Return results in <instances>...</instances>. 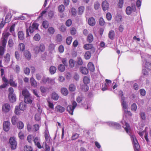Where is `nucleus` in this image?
Here are the masks:
<instances>
[{"mask_svg": "<svg viewBox=\"0 0 151 151\" xmlns=\"http://www.w3.org/2000/svg\"><path fill=\"white\" fill-rule=\"evenodd\" d=\"M24 55L26 58L28 60H30L31 58L30 53L28 50H25L24 52Z\"/></svg>", "mask_w": 151, "mask_h": 151, "instance_id": "393cba45", "label": "nucleus"}, {"mask_svg": "<svg viewBox=\"0 0 151 151\" xmlns=\"http://www.w3.org/2000/svg\"><path fill=\"white\" fill-rule=\"evenodd\" d=\"M40 51L43 52L45 50V46L43 44H41L39 46Z\"/></svg>", "mask_w": 151, "mask_h": 151, "instance_id": "0e129e2a", "label": "nucleus"}, {"mask_svg": "<svg viewBox=\"0 0 151 151\" xmlns=\"http://www.w3.org/2000/svg\"><path fill=\"white\" fill-rule=\"evenodd\" d=\"M106 17L108 20H110L112 18L111 14L109 12L107 13L106 14Z\"/></svg>", "mask_w": 151, "mask_h": 151, "instance_id": "338daca9", "label": "nucleus"}, {"mask_svg": "<svg viewBox=\"0 0 151 151\" xmlns=\"http://www.w3.org/2000/svg\"><path fill=\"white\" fill-rule=\"evenodd\" d=\"M85 100L84 97L81 95L80 96H78L77 98V101L78 103H83V101Z\"/></svg>", "mask_w": 151, "mask_h": 151, "instance_id": "2f4dec72", "label": "nucleus"}, {"mask_svg": "<svg viewBox=\"0 0 151 151\" xmlns=\"http://www.w3.org/2000/svg\"><path fill=\"white\" fill-rule=\"evenodd\" d=\"M42 26L45 28H47L49 26L48 22L47 21H44L42 23Z\"/></svg>", "mask_w": 151, "mask_h": 151, "instance_id": "603ef678", "label": "nucleus"}, {"mask_svg": "<svg viewBox=\"0 0 151 151\" xmlns=\"http://www.w3.org/2000/svg\"><path fill=\"white\" fill-rule=\"evenodd\" d=\"M5 47L0 46V58L2 56L4 53Z\"/></svg>", "mask_w": 151, "mask_h": 151, "instance_id": "a18cd8bd", "label": "nucleus"}, {"mask_svg": "<svg viewBox=\"0 0 151 151\" xmlns=\"http://www.w3.org/2000/svg\"><path fill=\"white\" fill-rule=\"evenodd\" d=\"M93 47V45L91 44H87L84 45L83 48L86 50H88L92 48Z\"/></svg>", "mask_w": 151, "mask_h": 151, "instance_id": "cd10ccee", "label": "nucleus"}, {"mask_svg": "<svg viewBox=\"0 0 151 151\" xmlns=\"http://www.w3.org/2000/svg\"><path fill=\"white\" fill-rule=\"evenodd\" d=\"M40 39V36L38 34H36L33 37V39L36 41H39Z\"/></svg>", "mask_w": 151, "mask_h": 151, "instance_id": "13d9d810", "label": "nucleus"}, {"mask_svg": "<svg viewBox=\"0 0 151 151\" xmlns=\"http://www.w3.org/2000/svg\"><path fill=\"white\" fill-rule=\"evenodd\" d=\"M102 6L103 10L105 11L108 9L109 8V3L106 1H104L102 3Z\"/></svg>", "mask_w": 151, "mask_h": 151, "instance_id": "4468645a", "label": "nucleus"}, {"mask_svg": "<svg viewBox=\"0 0 151 151\" xmlns=\"http://www.w3.org/2000/svg\"><path fill=\"white\" fill-rule=\"evenodd\" d=\"M33 138V136L32 135H29L27 137V139L29 143H31Z\"/></svg>", "mask_w": 151, "mask_h": 151, "instance_id": "4d7b16f0", "label": "nucleus"}, {"mask_svg": "<svg viewBox=\"0 0 151 151\" xmlns=\"http://www.w3.org/2000/svg\"><path fill=\"white\" fill-rule=\"evenodd\" d=\"M115 35V33L114 31L111 30L109 31L108 36L109 37L110 39L111 40H113L114 39Z\"/></svg>", "mask_w": 151, "mask_h": 151, "instance_id": "bb28decb", "label": "nucleus"}, {"mask_svg": "<svg viewBox=\"0 0 151 151\" xmlns=\"http://www.w3.org/2000/svg\"><path fill=\"white\" fill-rule=\"evenodd\" d=\"M69 88L70 91H73L76 89V87L74 85L71 84L70 85Z\"/></svg>", "mask_w": 151, "mask_h": 151, "instance_id": "e2e57ef3", "label": "nucleus"}, {"mask_svg": "<svg viewBox=\"0 0 151 151\" xmlns=\"http://www.w3.org/2000/svg\"><path fill=\"white\" fill-rule=\"evenodd\" d=\"M18 118L16 116H14L12 118V122L13 125H15L17 122Z\"/></svg>", "mask_w": 151, "mask_h": 151, "instance_id": "e433bc0d", "label": "nucleus"}, {"mask_svg": "<svg viewBox=\"0 0 151 151\" xmlns=\"http://www.w3.org/2000/svg\"><path fill=\"white\" fill-rule=\"evenodd\" d=\"M72 38L71 36L68 37L66 40V42L67 44L70 45L71 43Z\"/></svg>", "mask_w": 151, "mask_h": 151, "instance_id": "09e8293b", "label": "nucleus"}, {"mask_svg": "<svg viewBox=\"0 0 151 151\" xmlns=\"http://www.w3.org/2000/svg\"><path fill=\"white\" fill-rule=\"evenodd\" d=\"M55 110L57 112L62 113L64 111L65 108L62 106L59 105L55 107Z\"/></svg>", "mask_w": 151, "mask_h": 151, "instance_id": "dca6fc26", "label": "nucleus"}, {"mask_svg": "<svg viewBox=\"0 0 151 151\" xmlns=\"http://www.w3.org/2000/svg\"><path fill=\"white\" fill-rule=\"evenodd\" d=\"M30 81L31 86L34 87H36L37 85V83L35 79L33 77H31Z\"/></svg>", "mask_w": 151, "mask_h": 151, "instance_id": "5701e85b", "label": "nucleus"}, {"mask_svg": "<svg viewBox=\"0 0 151 151\" xmlns=\"http://www.w3.org/2000/svg\"><path fill=\"white\" fill-rule=\"evenodd\" d=\"M9 98L10 101L12 103L15 102L16 101V96L14 94L9 95Z\"/></svg>", "mask_w": 151, "mask_h": 151, "instance_id": "6ab92c4d", "label": "nucleus"}, {"mask_svg": "<svg viewBox=\"0 0 151 151\" xmlns=\"http://www.w3.org/2000/svg\"><path fill=\"white\" fill-rule=\"evenodd\" d=\"M52 98L53 100L56 101L58 99V95L56 93L53 92L52 94Z\"/></svg>", "mask_w": 151, "mask_h": 151, "instance_id": "72a5a7b5", "label": "nucleus"}, {"mask_svg": "<svg viewBox=\"0 0 151 151\" xmlns=\"http://www.w3.org/2000/svg\"><path fill=\"white\" fill-rule=\"evenodd\" d=\"M48 32L50 35H52L55 32V30L52 27H50L48 29Z\"/></svg>", "mask_w": 151, "mask_h": 151, "instance_id": "c03bdc74", "label": "nucleus"}, {"mask_svg": "<svg viewBox=\"0 0 151 151\" xmlns=\"http://www.w3.org/2000/svg\"><path fill=\"white\" fill-rule=\"evenodd\" d=\"M88 67L89 70L91 72H93L95 70L94 66L91 62H89L88 64Z\"/></svg>", "mask_w": 151, "mask_h": 151, "instance_id": "aec40b11", "label": "nucleus"}, {"mask_svg": "<svg viewBox=\"0 0 151 151\" xmlns=\"http://www.w3.org/2000/svg\"><path fill=\"white\" fill-rule=\"evenodd\" d=\"M64 9L65 7L63 5H60L58 6V10L60 12L62 13L64 11Z\"/></svg>", "mask_w": 151, "mask_h": 151, "instance_id": "49530a36", "label": "nucleus"}, {"mask_svg": "<svg viewBox=\"0 0 151 151\" xmlns=\"http://www.w3.org/2000/svg\"><path fill=\"white\" fill-rule=\"evenodd\" d=\"M80 69L81 72L83 74L86 75L88 73V70L86 67H81Z\"/></svg>", "mask_w": 151, "mask_h": 151, "instance_id": "4be33fe9", "label": "nucleus"}, {"mask_svg": "<svg viewBox=\"0 0 151 151\" xmlns=\"http://www.w3.org/2000/svg\"><path fill=\"white\" fill-rule=\"evenodd\" d=\"M22 94L23 96H24V98L30 95L28 90L26 89H24L22 91Z\"/></svg>", "mask_w": 151, "mask_h": 151, "instance_id": "a878e982", "label": "nucleus"}, {"mask_svg": "<svg viewBox=\"0 0 151 151\" xmlns=\"http://www.w3.org/2000/svg\"><path fill=\"white\" fill-rule=\"evenodd\" d=\"M11 17V15L10 13L8 12L6 15L5 19V22L6 23H8L10 21V19Z\"/></svg>", "mask_w": 151, "mask_h": 151, "instance_id": "c85d7f7f", "label": "nucleus"}, {"mask_svg": "<svg viewBox=\"0 0 151 151\" xmlns=\"http://www.w3.org/2000/svg\"><path fill=\"white\" fill-rule=\"evenodd\" d=\"M33 141L35 145L39 148L40 149L43 147V146H41L40 144V137H36L34 139Z\"/></svg>", "mask_w": 151, "mask_h": 151, "instance_id": "1a4fd4ad", "label": "nucleus"}, {"mask_svg": "<svg viewBox=\"0 0 151 151\" xmlns=\"http://www.w3.org/2000/svg\"><path fill=\"white\" fill-rule=\"evenodd\" d=\"M64 47L62 45H60L58 47V50L60 53H63L64 51Z\"/></svg>", "mask_w": 151, "mask_h": 151, "instance_id": "774afa93", "label": "nucleus"}, {"mask_svg": "<svg viewBox=\"0 0 151 151\" xmlns=\"http://www.w3.org/2000/svg\"><path fill=\"white\" fill-rule=\"evenodd\" d=\"M24 101L25 103L31 104L32 102V100L31 95L24 98Z\"/></svg>", "mask_w": 151, "mask_h": 151, "instance_id": "a211bd4d", "label": "nucleus"}, {"mask_svg": "<svg viewBox=\"0 0 151 151\" xmlns=\"http://www.w3.org/2000/svg\"><path fill=\"white\" fill-rule=\"evenodd\" d=\"M38 25L37 24L34 23L32 26L29 27V30L30 32L32 33L35 30L38 28Z\"/></svg>", "mask_w": 151, "mask_h": 151, "instance_id": "9b49d317", "label": "nucleus"}, {"mask_svg": "<svg viewBox=\"0 0 151 151\" xmlns=\"http://www.w3.org/2000/svg\"><path fill=\"white\" fill-rule=\"evenodd\" d=\"M61 92L64 95H67L68 93V90L65 88H63L61 89Z\"/></svg>", "mask_w": 151, "mask_h": 151, "instance_id": "37998d69", "label": "nucleus"}, {"mask_svg": "<svg viewBox=\"0 0 151 151\" xmlns=\"http://www.w3.org/2000/svg\"><path fill=\"white\" fill-rule=\"evenodd\" d=\"M19 47L20 48V49L21 51H23L25 49V45H24L22 43H21L19 45Z\"/></svg>", "mask_w": 151, "mask_h": 151, "instance_id": "69168bd1", "label": "nucleus"}, {"mask_svg": "<svg viewBox=\"0 0 151 151\" xmlns=\"http://www.w3.org/2000/svg\"><path fill=\"white\" fill-rule=\"evenodd\" d=\"M10 106L8 104H4L2 107V111L5 112H9L10 110Z\"/></svg>", "mask_w": 151, "mask_h": 151, "instance_id": "f8f14e48", "label": "nucleus"}, {"mask_svg": "<svg viewBox=\"0 0 151 151\" xmlns=\"http://www.w3.org/2000/svg\"><path fill=\"white\" fill-rule=\"evenodd\" d=\"M55 45L53 44H50L49 46V50L51 52L55 51Z\"/></svg>", "mask_w": 151, "mask_h": 151, "instance_id": "4c0bfd02", "label": "nucleus"}, {"mask_svg": "<svg viewBox=\"0 0 151 151\" xmlns=\"http://www.w3.org/2000/svg\"><path fill=\"white\" fill-rule=\"evenodd\" d=\"M84 10V7L83 6H81L78 8V14L81 15L83 12Z\"/></svg>", "mask_w": 151, "mask_h": 151, "instance_id": "c9c22d12", "label": "nucleus"}, {"mask_svg": "<svg viewBox=\"0 0 151 151\" xmlns=\"http://www.w3.org/2000/svg\"><path fill=\"white\" fill-rule=\"evenodd\" d=\"M10 122L8 121L4 122L3 124V129L5 131H8L10 128Z\"/></svg>", "mask_w": 151, "mask_h": 151, "instance_id": "ddd939ff", "label": "nucleus"}, {"mask_svg": "<svg viewBox=\"0 0 151 151\" xmlns=\"http://www.w3.org/2000/svg\"><path fill=\"white\" fill-rule=\"evenodd\" d=\"M56 40L58 42H60L62 41V36L58 34L57 35Z\"/></svg>", "mask_w": 151, "mask_h": 151, "instance_id": "680f3d73", "label": "nucleus"}, {"mask_svg": "<svg viewBox=\"0 0 151 151\" xmlns=\"http://www.w3.org/2000/svg\"><path fill=\"white\" fill-rule=\"evenodd\" d=\"M121 123L123 125V127L126 132L129 134L130 137L134 151H138L140 149V146L135 136L132 133V131L129 124L123 120L121 121Z\"/></svg>", "mask_w": 151, "mask_h": 151, "instance_id": "f257e3e1", "label": "nucleus"}, {"mask_svg": "<svg viewBox=\"0 0 151 151\" xmlns=\"http://www.w3.org/2000/svg\"><path fill=\"white\" fill-rule=\"evenodd\" d=\"M49 71L51 74H53L56 72V68L55 67L52 66L50 68Z\"/></svg>", "mask_w": 151, "mask_h": 151, "instance_id": "7c9ffc66", "label": "nucleus"}, {"mask_svg": "<svg viewBox=\"0 0 151 151\" xmlns=\"http://www.w3.org/2000/svg\"><path fill=\"white\" fill-rule=\"evenodd\" d=\"M69 63L70 66L71 68H73L74 66L75 65V62L73 59H70L69 60Z\"/></svg>", "mask_w": 151, "mask_h": 151, "instance_id": "6e6d98bb", "label": "nucleus"}, {"mask_svg": "<svg viewBox=\"0 0 151 151\" xmlns=\"http://www.w3.org/2000/svg\"><path fill=\"white\" fill-rule=\"evenodd\" d=\"M122 16L119 14L117 15L115 17V20L118 22H120L122 21Z\"/></svg>", "mask_w": 151, "mask_h": 151, "instance_id": "de8ad7c7", "label": "nucleus"}, {"mask_svg": "<svg viewBox=\"0 0 151 151\" xmlns=\"http://www.w3.org/2000/svg\"><path fill=\"white\" fill-rule=\"evenodd\" d=\"M58 70L61 72H63L64 71L65 68L64 65L60 64L58 67Z\"/></svg>", "mask_w": 151, "mask_h": 151, "instance_id": "864d4df0", "label": "nucleus"}, {"mask_svg": "<svg viewBox=\"0 0 151 151\" xmlns=\"http://www.w3.org/2000/svg\"><path fill=\"white\" fill-rule=\"evenodd\" d=\"M24 124L22 122H19L17 124V127L19 129H22L23 128Z\"/></svg>", "mask_w": 151, "mask_h": 151, "instance_id": "3c124183", "label": "nucleus"}, {"mask_svg": "<svg viewBox=\"0 0 151 151\" xmlns=\"http://www.w3.org/2000/svg\"><path fill=\"white\" fill-rule=\"evenodd\" d=\"M119 95L121 96V102L122 108L124 112H126V110L127 109V105L125 101V98L123 96V92L121 91L119 92Z\"/></svg>", "mask_w": 151, "mask_h": 151, "instance_id": "7ed1b4c3", "label": "nucleus"}, {"mask_svg": "<svg viewBox=\"0 0 151 151\" xmlns=\"http://www.w3.org/2000/svg\"><path fill=\"white\" fill-rule=\"evenodd\" d=\"M105 81V83L102 86V90L103 91H105L106 90H111V81L110 80L106 79Z\"/></svg>", "mask_w": 151, "mask_h": 151, "instance_id": "20e7f679", "label": "nucleus"}, {"mask_svg": "<svg viewBox=\"0 0 151 151\" xmlns=\"http://www.w3.org/2000/svg\"><path fill=\"white\" fill-rule=\"evenodd\" d=\"M2 78L3 81L4 82V83L0 86L1 88H4L6 87L9 83L7 79L5 77H2Z\"/></svg>", "mask_w": 151, "mask_h": 151, "instance_id": "2eb2a0df", "label": "nucleus"}, {"mask_svg": "<svg viewBox=\"0 0 151 151\" xmlns=\"http://www.w3.org/2000/svg\"><path fill=\"white\" fill-rule=\"evenodd\" d=\"M24 151H32V148L29 146L26 145L24 146Z\"/></svg>", "mask_w": 151, "mask_h": 151, "instance_id": "8fccbe9b", "label": "nucleus"}, {"mask_svg": "<svg viewBox=\"0 0 151 151\" xmlns=\"http://www.w3.org/2000/svg\"><path fill=\"white\" fill-rule=\"evenodd\" d=\"M83 81L84 84L87 85L90 82V79L88 77L85 76L83 78Z\"/></svg>", "mask_w": 151, "mask_h": 151, "instance_id": "a19ab883", "label": "nucleus"}, {"mask_svg": "<svg viewBox=\"0 0 151 151\" xmlns=\"http://www.w3.org/2000/svg\"><path fill=\"white\" fill-rule=\"evenodd\" d=\"M10 35V34L9 32H5L3 33V37L2 38V40L1 41L2 44L1 46L6 47L7 40Z\"/></svg>", "mask_w": 151, "mask_h": 151, "instance_id": "0eeeda50", "label": "nucleus"}, {"mask_svg": "<svg viewBox=\"0 0 151 151\" xmlns=\"http://www.w3.org/2000/svg\"><path fill=\"white\" fill-rule=\"evenodd\" d=\"M139 134L142 138L143 137V135L145 134V138L147 142L148 141V139L147 137L148 133H147L145 131H143L142 132H139L138 133Z\"/></svg>", "mask_w": 151, "mask_h": 151, "instance_id": "f3484780", "label": "nucleus"}, {"mask_svg": "<svg viewBox=\"0 0 151 151\" xmlns=\"http://www.w3.org/2000/svg\"><path fill=\"white\" fill-rule=\"evenodd\" d=\"M77 105L76 102L74 101L72 103V105L68 106L67 107V110L69 113L71 115H73L74 110Z\"/></svg>", "mask_w": 151, "mask_h": 151, "instance_id": "423d86ee", "label": "nucleus"}, {"mask_svg": "<svg viewBox=\"0 0 151 151\" xmlns=\"http://www.w3.org/2000/svg\"><path fill=\"white\" fill-rule=\"evenodd\" d=\"M137 109V106L135 103L132 104L131 106V110L133 111H135Z\"/></svg>", "mask_w": 151, "mask_h": 151, "instance_id": "052dcab7", "label": "nucleus"}, {"mask_svg": "<svg viewBox=\"0 0 151 151\" xmlns=\"http://www.w3.org/2000/svg\"><path fill=\"white\" fill-rule=\"evenodd\" d=\"M100 4L98 2L96 1L95 2L94 4V8L95 9H98L100 7Z\"/></svg>", "mask_w": 151, "mask_h": 151, "instance_id": "bf43d9fd", "label": "nucleus"}, {"mask_svg": "<svg viewBox=\"0 0 151 151\" xmlns=\"http://www.w3.org/2000/svg\"><path fill=\"white\" fill-rule=\"evenodd\" d=\"M93 40V37L92 35L91 34H89L88 36L87 41L90 43L92 42Z\"/></svg>", "mask_w": 151, "mask_h": 151, "instance_id": "ea45409f", "label": "nucleus"}, {"mask_svg": "<svg viewBox=\"0 0 151 151\" xmlns=\"http://www.w3.org/2000/svg\"><path fill=\"white\" fill-rule=\"evenodd\" d=\"M40 90L42 94L46 93L47 92H48L49 91V89L48 88L43 86H41L40 87ZM42 95H43L42 94Z\"/></svg>", "mask_w": 151, "mask_h": 151, "instance_id": "b1692460", "label": "nucleus"}, {"mask_svg": "<svg viewBox=\"0 0 151 151\" xmlns=\"http://www.w3.org/2000/svg\"><path fill=\"white\" fill-rule=\"evenodd\" d=\"M18 36L20 40H22L24 39V35L23 32L19 31L18 33Z\"/></svg>", "mask_w": 151, "mask_h": 151, "instance_id": "473e14b6", "label": "nucleus"}, {"mask_svg": "<svg viewBox=\"0 0 151 151\" xmlns=\"http://www.w3.org/2000/svg\"><path fill=\"white\" fill-rule=\"evenodd\" d=\"M145 63V68L148 70L151 69V63L149 62H147L146 60H145V62L144 63Z\"/></svg>", "mask_w": 151, "mask_h": 151, "instance_id": "c756f323", "label": "nucleus"}, {"mask_svg": "<svg viewBox=\"0 0 151 151\" xmlns=\"http://www.w3.org/2000/svg\"><path fill=\"white\" fill-rule=\"evenodd\" d=\"M106 123L109 126L114 127L117 129H119L121 128V125L117 123L112 122H109Z\"/></svg>", "mask_w": 151, "mask_h": 151, "instance_id": "9d476101", "label": "nucleus"}, {"mask_svg": "<svg viewBox=\"0 0 151 151\" xmlns=\"http://www.w3.org/2000/svg\"><path fill=\"white\" fill-rule=\"evenodd\" d=\"M81 89L84 91H86L89 89V87L86 85H84L81 87Z\"/></svg>", "mask_w": 151, "mask_h": 151, "instance_id": "5fc2aeb1", "label": "nucleus"}, {"mask_svg": "<svg viewBox=\"0 0 151 151\" xmlns=\"http://www.w3.org/2000/svg\"><path fill=\"white\" fill-rule=\"evenodd\" d=\"M91 53L89 51H87L85 53L84 55L85 58L86 59L88 60L91 57Z\"/></svg>", "mask_w": 151, "mask_h": 151, "instance_id": "79ce46f5", "label": "nucleus"}, {"mask_svg": "<svg viewBox=\"0 0 151 151\" xmlns=\"http://www.w3.org/2000/svg\"><path fill=\"white\" fill-rule=\"evenodd\" d=\"M9 142L12 149H15L16 147L17 144L16 139L14 137H12L9 139Z\"/></svg>", "mask_w": 151, "mask_h": 151, "instance_id": "6e6552de", "label": "nucleus"}, {"mask_svg": "<svg viewBox=\"0 0 151 151\" xmlns=\"http://www.w3.org/2000/svg\"><path fill=\"white\" fill-rule=\"evenodd\" d=\"M9 83L10 85L12 86L16 87L17 86V83L14 81L12 79L10 80Z\"/></svg>", "mask_w": 151, "mask_h": 151, "instance_id": "58836bf2", "label": "nucleus"}, {"mask_svg": "<svg viewBox=\"0 0 151 151\" xmlns=\"http://www.w3.org/2000/svg\"><path fill=\"white\" fill-rule=\"evenodd\" d=\"M136 10L135 5L132 4L131 6H128L126 8V13L128 15H129L133 12H135Z\"/></svg>", "mask_w": 151, "mask_h": 151, "instance_id": "39448f33", "label": "nucleus"}, {"mask_svg": "<svg viewBox=\"0 0 151 151\" xmlns=\"http://www.w3.org/2000/svg\"><path fill=\"white\" fill-rule=\"evenodd\" d=\"M26 108V104L24 102H21L19 106H16L15 109V113L19 115L21 112L20 111H24L25 110Z\"/></svg>", "mask_w": 151, "mask_h": 151, "instance_id": "f03ea898", "label": "nucleus"}, {"mask_svg": "<svg viewBox=\"0 0 151 151\" xmlns=\"http://www.w3.org/2000/svg\"><path fill=\"white\" fill-rule=\"evenodd\" d=\"M10 55L9 53L6 54V55L4 56V61L6 63H7L10 61Z\"/></svg>", "mask_w": 151, "mask_h": 151, "instance_id": "f704fd0d", "label": "nucleus"}, {"mask_svg": "<svg viewBox=\"0 0 151 151\" xmlns=\"http://www.w3.org/2000/svg\"><path fill=\"white\" fill-rule=\"evenodd\" d=\"M95 20L93 17L90 18L88 20V23L91 26H93L95 24Z\"/></svg>", "mask_w": 151, "mask_h": 151, "instance_id": "412c9836", "label": "nucleus"}]
</instances>
